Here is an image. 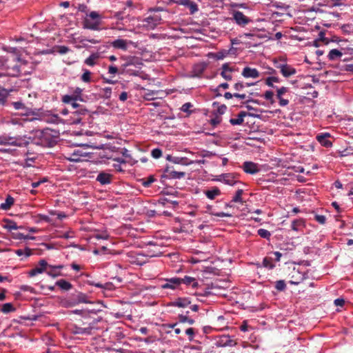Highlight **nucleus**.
<instances>
[{
  "label": "nucleus",
  "mask_w": 353,
  "mask_h": 353,
  "mask_svg": "<svg viewBox=\"0 0 353 353\" xmlns=\"http://www.w3.org/2000/svg\"><path fill=\"white\" fill-rule=\"evenodd\" d=\"M1 311L4 314H8L15 311V307L11 303H6L2 305Z\"/></svg>",
  "instance_id": "40"
},
{
  "label": "nucleus",
  "mask_w": 353,
  "mask_h": 353,
  "mask_svg": "<svg viewBox=\"0 0 353 353\" xmlns=\"http://www.w3.org/2000/svg\"><path fill=\"white\" fill-rule=\"evenodd\" d=\"M257 233L261 237L267 239H268L271 236V233L268 230L263 228L258 230Z\"/></svg>",
  "instance_id": "49"
},
{
  "label": "nucleus",
  "mask_w": 353,
  "mask_h": 353,
  "mask_svg": "<svg viewBox=\"0 0 353 353\" xmlns=\"http://www.w3.org/2000/svg\"><path fill=\"white\" fill-rule=\"evenodd\" d=\"M204 193L205 196L211 200L214 199L217 196L221 194V190L217 187H212L211 189L205 191Z\"/></svg>",
  "instance_id": "27"
},
{
  "label": "nucleus",
  "mask_w": 353,
  "mask_h": 353,
  "mask_svg": "<svg viewBox=\"0 0 353 353\" xmlns=\"http://www.w3.org/2000/svg\"><path fill=\"white\" fill-rule=\"evenodd\" d=\"M103 97L105 99H110L112 95V88L106 87L103 89Z\"/></svg>",
  "instance_id": "52"
},
{
  "label": "nucleus",
  "mask_w": 353,
  "mask_h": 353,
  "mask_svg": "<svg viewBox=\"0 0 353 353\" xmlns=\"http://www.w3.org/2000/svg\"><path fill=\"white\" fill-rule=\"evenodd\" d=\"M165 172L168 173V175L172 179H181L185 175L184 172L174 171L172 170V168L170 166L166 168Z\"/></svg>",
  "instance_id": "29"
},
{
  "label": "nucleus",
  "mask_w": 353,
  "mask_h": 353,
  "mask_svg": "<svg viewBox=\"0 0 353 353\" xmlns=\"http://www.w3.org/2000/svg\"><path fill=\"white\" fill-rule=\"evenodd\" d=\"M314 220L321 224H324L326 221V218L324 215L316 214L314 216Z\"/></svg>",
  "instance_id": "59"
},
{
  "label": "nucleus",
  "mask_w": 353,
  "mask_h": 353,
  "mask_svg": "<svg viewBox=\"0 0 353 353\" xmlns=\"http://www.w3.org/2000/svg\"><path fill=\"white\" fill-rule=\"evenodd\" d=\"M70 161H79V155L77 154L75 152L71 154L70 157L67 158Z\"/></svg>",
  "instance_id": "62"
},
{
  "label": "nucleus",
  "mask_w": 353,
  "mask_h": 353,
  "mask_svg": "<svg viewBox=\"0 0 353 353\" xmlns=\"http://www.w3.org/2000/svg\"><path fill=\"white\" fill-rule=\"evenodd\" d=\"M256 83H244L243 82H238L234 85V88L237 91H241L245 87H250V86L255 85Z\"/></svg>",
  "instance_id": "41"
},
{
  "label": "nucleus",
  "mask_w": 353,
  "mask_h": 353,
  "mask_svg": "<svg viewBox=\"0 0 353 353\" xmlns=\"http://www.w3.org/2000/svg\"><path fill=\"white\" fill-rule=\"evenodd\" d=\"M165 283L162 284L161 288L162 289H171L175 290L180 285V278L172 277L170 279H165Z\"/></svg>",
  "instance_id": "13"
},
{
  "label": "nucleus",
  "mask_w": 353,
  "mask_h": 353,
  "mask_svg": "<svg viewBox=\"0 0 353 353\" xmlns=\"http://www.w3.org/2000/svg\"><path fill=\"white\" fill-rule=\"evenodd\" d=\"M151 154L154 159H159L162 155V151L159 148H154L152 150Z\"/></svg>",
  "instance_id": "55"
},
{
  "label": "nucleus",
  "mask_w": 353,
  "mask_h": 353,
  "mask_svg": "<svg viewBox=\"0 0 353 353\" xmlns=\"http://www.w3.org/2000/svg\"><path fill=\"white\" fill-rule=\"evenodd\" d=\"M4 228L8 230H17L18 225L14 221H8Z\"/></svg>",
  "instance_id": "51"
},
{
  "label": "nucleus",
  "mask_w": 353,
  "mask_h": 353,
  "mask_svg": "<svg viewBox=\"0 0 353 353\" xmlns=\"http://www.w3.org/2000/svg\"><path fill=\"white\" fill-rule=\"evenodd\" d=\"M236 344V341L232 339L229 336H223L216 341V345L220 347H232Z\"/></svg>",
  "instance_id": "19"
},
{
  "label": "nucleus",
  "mask_w": 353,
  "mask_h": 353,
  "mask_svg": "<svg viewBox=\"0 0 353 353\" xmlns=\"http://www.w3.org/2000/svg\"><path fill=\"white\" fill-rule=\"evenodd\" d=\"M263 266L270 270L275 267L274 264L272 262V259L268 257H265L263 259Z\"/></svg>",
  "instance_id": "47"
},
{
  "label": "nucleus",
  "mask_w": 353,
  "mask_h": 353,
  "mask_svg": "<svg viewBox=\"0 0 353 353\" xmlns=\"http://www.w3.org/2000/svg\"><path fill=\"white\" fill-rule=\"evenodd\" d=\"M12 105L16 110H21L23 114L28 115L34 113L32 105H27L21 101L12 102Z\"/></svg>",
  "instance_id": "12"
},
{
  "label": "nucleus",
  "mask_w": 353,
  "mask_h": 353,
  "mask_svg": "<svg viewBox=\"0 0 353 353\" xmlns=\"http://www.w3.org/2000/svg\"><path fill=\"white\" fill-rule=\"evenodd\" d=\"M179 5H182L188 8L190 14H194L199 10L197 4L190 0H180Z\"/></svg>",
  "instance_id": "23"
},
{
  "label": "nucleus",
  "mask_w": 353,
  "mask_h": 353,
  "mask_svg": "<svg viewBox=\"0 0 353 353\" xmlns=\"http://www.w3.org/2000/svg\"><path fill=\"white\" fill-rule=\"evenodd\" d=\"M191 301L188 298H178L172 302L171 305L179 307H185L190 304Z\"/></svg>",
  "instance_id": "28"
},
{
  "label": "nucleus",
  "mask_w": 353,
  "mask_h": 353,
  "mask_svg": "<svg viewBox=\"0 0 353 353\" xmlns=\"http://www.w3.org/2000/svg\"><path fill=\"white\" fill-rule=\"evenodd\" d=\"M167 159L174 163L183 165H188L192 163V161H190L187 157H178L168 155Z\"/></svg>",
  "instance_id": "21"
},
{
  "label": "nucleus",
  "mask_w": 353,
  "mask_h": 353,
  "mask_svg": "<svg viewBox=\"0 0 353 353\" xmlns=\"http://www.w3.org/2000/svg\"><path fill=\"white\" fill-rule=\"evenodd\" d=\"M222 180L224 183L229 185H234L238 181L235 179V176L233 174H224L222 175Z\"/></svg>",
  "instance_id": "30"
},
{
  "label": "nucleus",
  "mask_w": 353,
  "mask_h": 353,
  "mask_svg": "<svg viewBox=\"0 0 353 353\" xmlns=\"http://www.w3.org/2000/svg\"><path fill=\"white\" fill-rule=\"evenodd\" d=\"M273 82L279 83V79L276 77H269L265 79V84L270 87L274 88Z\"/></svg>",
  "instance_id": "48"
},
{
  "label": "nucleus",
  "mask_w": 353,
  "mask_h": 353,
  "mask_svg": "<svg viewBox=\"0 0 353 353\" xmlns=\"http://www.w3.org/2000/svg\"><path fill=\"white\" fill-rule=\"evenodd\" d=\"M288 91V88L286 87H281L277 89L276 98H281L282 96Z\"/></svg>",
  "instance_id": "54"
},
{
  "label": "nucleus",
  "mask_w": 353,
  "mask_h": 353,
  "mask_svg": "<svg viewBox=\"0 0 353 353\" xmlns=\"http://www.w3.org/2000/svg\"><path fill=\"white\" fill-rule=\"evenodd\" d=\"M92 327L91 326L87 327H81L77 325H72L70 330L74 334H91Z\"/></svg>",
  "instance_id": "17"
},
{
  "label": "nucleus",
  "mask_w": 353,
  "mask_h": 353,
  "mask_svg": "<svg viewBox=\"0 0 353 353\" xmlns=\"http://www.w3.org/2000/svg\"><path fill=\"white\" fill-rule=\"evenodd\" d=\"M83 73L81 77V79L85 83L91 81V72L88 70H83Z\"/></svg>",
  "instance_id": "45"
},
{
  "label": "nucleus",
  "mask_w": 353,
  "mask_h": 353,
  "mask_svg": "<svg viewBox=\"0 0 353 353\" xmlns=\"http://www.w3.org/2000/svg\"><path fill=\"white\" fill-rule=\"evenodd\" d=\"M9 91L5 88L0 89V105H4L6 103L9 95Z\"/></svg>",
  "instance_id": "37"
},
{
  "label": "nucleus",
  "mask_w": 353,
  "mask_h": 353,
  "mask_svg": "<svg viewBox=\"0 0 353 353\" xmlns=\"http://www.w3.org/2000/svg\"><path fill=\"white\" fill-rule=\"evenodd\" d=\"M232 17L236 23L242 27L245 26L252 21L240 11L234 10L232 12Z\"/></svg>",
  "instance_id": "8"
},
{
  "label": "nucleus",
  "mask_w": 353,
  "mask_h": 353,
  "mask_svg": "<svg viewBox=\"0 0 353 353\" xmlns=\"http://www.w3.org/2000/svg\"><path fill=\"white\" fill-rule=\"evenodd\" d=\"M48 268V263L42 259L39 261V265L36 266L34 268L32 269L29 272L30 276H34L38 274L43 273V272H46V270Z\"/></svg>",
  "instance_id": "14"
},
{
  "label": "nucleus",
  "mask_w": 353,
  "mask_h": 353,
  "mask_svg": "<svg viewBox=\"0 0 353 353\" xmlns=\"http://www.w3.org/2000/svg\"><path fill=\"white\" fill-rule=\"evenodd\" d=\"M119 71L117 67L111 65L108 67V72L111 74H115Z\"/></svg>",
  "instance_id": "64"
},
{
  "label": "nucleus",
  "mask_w": 353,
  "mask_h": 353,
  "mask_svg": "<svg viewBox=\"0 0 353 353\" xmlns=\"http://www.w3.org/2000/svg\"><path fill=\"white\" fill-rule=\"evenodd\" d=\"M69 50H70V49H69L67 46H58V47H57V52H58L59 54H65V53H67Z\"/></svg>",
  "instance_id": "60"
},
{
  "label": "nucleus",
  "mask_w": 353,
  "mask_h": 353,
  "mask_svg": "<svg viewBox=\"0 0 353 353\" xmlns=\"http://www.w3.org/2000/svg\"><path fill=\"white\" fill-rule=\"evenodd\" d=\"M243 193V191L242 189H238L236 192L235 195L233 196L231 202L234 203H243V201L242 199V194Z\"/></svg>",
  "instance_id": "39"
},
{
  "label": "nucleus",
  "mask_w": 353,
  "mask_h": 353,
  "mask_svg": "<svg viewBox=\"0 0 353 353\" xmlns=\"http://www.w3.org/2000/svg\"><path fill=\"white\" fill-rule=\"evenodd\" d=\"M61 121H62V119L57 114H52L51 116H49L46 119V121L48 123H55V124L60 123L61 122Z\"/></svg>",
  "instance_id": "43"
},
{
  "label": "nucleus",
  "mask_w": 353,
  "mask_h": 353,
  "mask_svg": "<svg viewBox=\"0 0 353 353\" xmlns=\"http://www.w3.org/2000/svg\"><path fill=\"white\" fill-rule=\"evenodd\" d=\"M185 334L188 336L189 340L192 341L195 334L194 329L192 327L186 329Z\"/></svg>",
  "instance_id": "57"
},
{
  "label": "nucleus",
  "mask_w": 353,
  "mask_h": 353,
  "mask_svg": "<svg viewBox=\"0 0 353 353\" xmlns=\"http://www.w3.org/2000/svg\"><path fill=\"white\" fill-rule=\"evenodd\" d=\"M112 176L110 174L100 172L97 177V181L102 185L110 184L112 181Z\"/></svg>",
  "instance_id": "25"
},
{
  "label": "nucleus",
  "mask_w": 353,
  "mask_h": 353,
  "mask_svg": "<svg viewBox=\"0 0 353 353\" xmlns=\"http://www.w3.org/2000/svg\"><path fill=\"white\" fill-rule=\"evenodd\" d=\"M56 285L63 290H70L72 288V285L65 279H60L56 282Z\"/></svg>",
  "instance_id": "32"
},
{
  "label": "nucleus",
  "mask_w": 353,
  "mask_h": 353,
  "mask_svg": "<svg viewBox=\"0 0 353 353\" xmlns=\"http://www.w3.org/2000/svg\"><path fill=\"white\" fill-rule=\"evenodd\" d=\"M14 252H15L16 254H17L19 256L25 255L26 257H28L32 254L31 250L28 248L24 250L18 249V250H15Z\"/></svg>",
  "instance_id": "44"
},
{
  "label": "nucleus",
  "mask_w": 353,
  "mask_h": 353,
  "mask_svg": "<svg viewBox=\"0 0 353 353\" xmlns=\"http://www.w3.org/2000/svg\"><path fill=\"white\" fill-rule=\"evenodd\" d=\"M275 288L279 291H284L286 288V284L283 280L277 281L275 283Z\"/></svg>",
  "instance_id": "50"
},
{
  "label": "nucleus",
  "mask_w": 353,
  "mask_h": 353,
  "mask_svg": "<svg viewBox=\"0 0 353 353\" xmlns=\"http://www.w3.org/2000/svg\"><path fill=\"white\" fill-rule=\"evenodd\" d=\"M101 23V16L95 11H92L86 14V17L83 21V28L92 30H99Z\"/></svg>",
  "instance_id": "1"
},
{
  "label": "nucleus",
  "mask_w": 353,
  "mask_h": 353,
  "mask_svg": "<svg viewBox=\"0 0 353 353\" xmlns=\"http://www.w3.org/2000/svg\"><path fill=\"white\" fill-rule=\"evenodd\" d=\"M83 90L79 87L76 88L72 95H63L61 98V101L63 103H69L72 101H83L81 98Z\"/></svg>",
  "instance_id": "7"
},
{
  "label": "nucleus",
  "mask_w": 353,
  "mask_h": 353,
  "mask_svg": "<svg viewBox=\"0 0 353 353\" xmlns=\"http://www.w3.org/2000/svg\"><path fill=\"white\" fill-rule=\"evenodd\" d=\"M189 312H186V314H179L178 316L179 323H188L189 325H192L194 323V320L188 317V314Z\"/></svg>",
  "instance_id": "35"
},
{
  "label": "nucleus",
  "mask_w": 353,
  "mask_h": 353,
  "mask_svg": "<svg viewBox=\"0 0 353 353\" xmlns=\"http://www.w3.org/2000/svg\"><path fill=\"white\" fill-rule=\"evenodd\" d=\"M189 353H201V347L192 346L189 348Z\"/></svg>",
  "instance_id": "61"
},
{
  "label": "nucleus",
  "mask_w": 353,
  "mask_h": 353,
  "mask_svg": "<svg viewBox=\"0 0 353 353\" xmlns=\"http://www.w3.org/2000/svg\"><path fill=\"white\" fill-rule=\"evenodd\" d=\"M247 115L248 116H250V117H259V115H256V114H252V113H248L245 111H241L240 112L238 115H237V118L236 119H230V123L233 125H241L243 123V119L245 117H246Z\"/></svg>",
  "instance_id": "15"
},
{
  "label": "nucleus",
  "mask_w": 353,
  "mask_h": 353,
  "mask_svg": "<svg viewBox=\"0 0 353 353\" xmlns=\"http://www.w3.org/2000/svg\"><path fill=\"white\" fill-rule=\"evenodd\" d=\"M30 138H27L26 137H12L5 134L0 136V145L26 147L30 143Z\"/></svg>",
  "instance_id": "2"
},
{
  "label": "nucleus",
  "mask_w": 353,
  "mask_h": 353,
  "mask_svg": "<svg viewBox=\"0 0 353 353\" xmlns=\"http://www.w3.org/2000/svg\"><path fill=\"white\" fill-rule=\"evenodd\" d=\"M181 283L185 284L186 285H191L193 288L198 287L199 284L196 279L189 276H185L184 278H180V285Z\"/></svg>",
  "instance_id": "26"
},
{
  "label": "nucleus",
  "mask_w": 353,
  "mask_h": 353,
  "mask_svg": "<svg viewBox=\"0 0 353 353\" xmlns=\"http://www.w3.org/2000/svg\"><path fill=\"white\" fill-rule=\"evenodd\" d=\"M221 76L226 81H231L232 79V73L236 71L234 67H231L229 63H225L221 66Z\"/></svg>",
  "instance_id": "10"
},
{
  "label": "nucleus",
  "mask_w": 353,
  "mask_h": 353,
  "mask_svg": "<svg viewBox=\"0 0 353 353\" xmlns=\"http://www.w3.org/2000/svg\"><path fill=\"white\" fill-rule=\"evenodd\" d=\"M193 107V105L190 102L185 103L181 108V110L183 112L187 113L188 115H190L192 110H190Z\"/></svg>",
  "instance_id": "46"
},
{
  "label": "nucleus",
  "mask_w": 353,
  "mask_h": 353,
  "mask_svg": "<svg viewBox=\"0 0 353 353\" xmlns=\"http://www.w3.org/2000/svg\"><path fill=\"white\" fill-rule=\"evenodd\" d=\"M87 296L86 294L82 293V292H79L77 294V300L79 302V303H88V300H87Z\"/></svg>",
  "instance_id": "53"
},
{
  "label": "nucleus",
  "mask_w": 353,
  "mask_h": 353,
  "mask_svg": "<svg viewBox=\"0 0 353 353\" xmlns=\"http://www.w3.org/2000/svg\"><path fill=\"white\" fill-rule=\"evenodd\" d=\"M63 268V265H50L48 264V268L46 270V273L52 277H57L58 276L61 275L60 272V270Z\"/></svg>",
  "instance_id": "22"
},
{
  "label": "nucleus",
  "mask_w": 353,
  "mask_h": 353,
  "mask_svg": "<svg viewBox=\"0 0 353 353\" xmlns=\"http://www.w3.org/2000/svg\"><path fill=\"white\" fill-rule=\"evenodd\" d=\"M274 66L280 70L281 73L284 77H290L296 73L294 68L287 63H279L277 60L274 61Z\"/></svg>",
  "instance_id": "5"
},
{
  "label": "nucleus",
  "mask_w": 353,
  "mask_h": 353,
  "mask_svg": "<svg viewBox=\"0 0 353 353\" xmlns=\"http://www.w3.org/2000/svg\"><path fill=\"white\" fill-rule=\"evenodd\" d=\"M329 137H330V134L329 133H321L319 134L316 138L321 145L330 148L332 145V143L328 140Z\"/></svg>",
  "instance_id": "20"
},
{
  "label": "nucleus",
  "mask_w": 353,
  "mask_h": 353,
  "mask_svg": "<svg viewBox=\"0 0 353 353\" xmlns=\"http://www.w3.org/2000/svg\"><path fill=\"white\" fill-rule=\"evenodd\" d=\"M13 203L14 199L10 196H8L7 198L6 199L5 202L0 205V208L1 210H7L11 208Z\"/></svg>",
  "instance_id": "36"
},
{
  "label": "nucleus",
  "mask_w": 353,
  "mask_h": 353,
  "mask_svg": "<svg viewBox=\"0 0 353 353\" xmlns=\"http://www.w3.org/2000/svg\"><path fill=\"white\" fill-rule=\"evenodd\" d=\"M133 42L130 40L117 39L110 43V45L114 48L126 51L129 44H132Z\"/></svg>",
  "instance_id": "11"
},
{
  "label": "nucleus",
  "mask_w": 353,
  "mask_h": 353,
  "mask_svg": "<svg viewBox=\"0 0 353 353\" xmlns=\"http://www.w3.org/2000/svg\"><path fill=\"white\" fill-rule=\"evenodd\" d=\"M305 279L304 273L294 268L290 274L289 283L292 285H298Z\"/></svg>",
  "instance_id": "9"
},
{
  "label": "nucleus",
  "mask_w": 353,
  "mask_h": 353,
  "mask_svg": "<svg viewBox=\"0 0 353 353\" xmlns=\"http://www.w3.org/2000/svg\"><path fill=\"white\" fill-rule=\"evenodd\" d=\"M221 121V119L220 117L219 116H216L214 118L210 120V123L213 125V126H216V125L219 124L220 122Z\"/></svg>",
  "instance_id": "63"
},
{
  "label": "nucleus",
  "mask_w": 353,
  "mask_h": 353,
  "mask_svg": "<svg viewBox=\"0 0 353 353\" xmlns=\"http://www.w3.org/2000/svg\"><path fill=\"white\" fill-rule=\"evenodd\" d=\"M305 227V221L302 219H295L291 223V229L295 232H302Z\"/></svg>",
  "instance_id": "24"
},
{
  "label": "nucleus",
  "mask_w": 353,
  "mask_h": 353,
  "mask_svg": "<svg viewBox=\"0 0 353 353\" xmlns=\"http://www.w3.org/2000/svg\"><path fill=\"white\" fill-rule=\"evenodd\" d=\"M133 64L134 63H133V61H132V59H130V60H128L126 63H125L121 65L120 73L121 74L124 73L125 68L128 66L133 65Z\"/></svg>",
  "instance_id": "58"
},
{
  "label": "nucleus",
  "mask_w": 353,
  "mask_h": 353,
  "mask_svg": "<svg viewBox=\"0 0 353 353\" xmlns=\"http://www.w3.org/2000/svg\"><path fill=\"white\" fill-rule=\"evenodd\" d=\"M264 98L266 99V100H269L270 101L271 103H274V100H273V96H274V93L272 91H270V90H267L265 94H264Z\"/></svg>",
  "instance_id": "56"
},
{
  "label": "nucleus",
  "mask_w": 353,
  "mask_h": 353,
  "mask_svg": "<svg viewBox=\"0 0 353 353\" xmlns=\"http://www.w3.org/2000/svg\"><path fill=\"white\" fill-rule=\"evenodd\" d=\"M206 212L210 214L218 216V217H231L232 216L231 214L226 213V212H216V213L213 212V211H212V205H209L207 206Z\"/></svg>",
  "instance_id": "34"
},
{
  "label": "nucleus",
  "mask_w": 353,
  "mask_h": 353,
  "mask_svg": "<svg viewBox=\"0 0 353 353\" xmlns=\"http://www.w3.org/2000/svg\"><path fill=\"white\" fill-rule=\"evenodd\" d=\"M71 114H72L71 123L77 124L81 121L83 116L88 114V110L83 105H81L77 109L71 111Z\"/></svg>",
  "instance_id": "6"
},
{
  "label": "nucleus",
  "mask_w": 353,
  "mask_h": 353,
  "mask_svg": "<svg viewBox=\"0 0 353 353\" xmlns=\"http://www.w3.org/2000/svg\"><path fill=\"white\" fill-rule=\"evenodd\" d=\"M154 181L155 179L152 175H150L147 178H143L141 179V184L145 188L150 187Z\"/></svg>",
  "instance_id": "42"
},
{
  "label": "nucleus",
  "mask_w": 353,
  "mask_h": 353,
  "mask_svg": "<svg viewBox=\"0 0 353 353\" xmlns=\"http://www.w3.org/2000/svg\"><path fill=\"white\" fill-rule=\"evenodd\" d=\"M90 285L99 288H103L105 290H112L114 287L113 284L112 283H105V284H102L100 283H95L94 281L90 282Z\"/></svg>",
  "instance_id": "38"
},
{
  "label": "nucleus",
  "mask_w": 353,
  "mask_h": 353,
  "mask_svg": "<svg viewBox=\"0 0 353 353\" xmlns=\"http://www.w3.org/2000/svg\"><path fill=\"white\" fill-rule=\"evenodd\" d=\"M343 55V53L337 50V49H332L330 51L327 57L329 60L330 61H334L338 59H340Z\"/></svg>",
  "instance_id": "33"
},
{
  "label": "nucleus",
  "mask_w": 353,
  "mask_h": 353,
  "mask_svg": "<svg viewBox=\"0 0 353 353\" xmlns=\"http://www.w3.org/2000/svg\"><path fill=\"white\" fill-rule=\"evenodd\" d=\"M5 72H0V77L8 76L16 77L21 73V64L19 59H14L12 61H7L4 65Z\"/></svg>",
  "instance_id": "3"
},
{
  "label": "nucleus",
  "mask_w": 353,
  "mask_h": 353,
  "mask_svg": "<svg viewBox=\"0 0 353 353\" xmlns=\"http://www.w3.org/2000/svg\"><path fill=\"white\" fill-rule=\"evenodd\" d=\"M243 170L248 174H254L259 171L257 164L252 161H245L242 165Z\"/></svg>",
  "instance_id": "16"
},
{
  "label": "nucleus",
  "mask_w": 353,
  "mask_h": 353,
  "mask_svg": "<svg viewBox=\"0 0 353 353\" xmlns=\"http://www.w3.org/2000/svg\"><path fill=\"white\" fill-rule=\"evenodd\" d=\"M162 18L160 14H154L150 15L142 20V26L147 30H153L158 25L161 23Z\"/></svg>",
  "instance_id": "4"
},
{
  "label": "nucleus",
  "mask_w": 353,
  "mask_h": 353,
  "mask_svg": "<svg viewBox=\"0 0 353 353\" xmlns=\"http://www.w3.org/2000/svg\"><path fill=\"white\" fill-rule=\"evenodd\" d=\"M99 57L100 56L98 52L92 53L85 60L84 63L89 66H93L96 64Z\"/></svg>",
  "instance_id": "31"
},
{
  "label": "nucleus",
  "mask_w": 353,
  "mask_h": 353,
  "mask_svg": "<svg viewBox=\"0 0 353 353\" xmlns=\"http://www.w3.org/2000/svg\"><path fill=\"white\" fill-rule=\"evenodd\" d=\"M241 74L245 78L256 79L259 77L260 73L256 68L245 67L243 69Z\"/></svg>",
  "instance_id": "18"
}]
</instances>
